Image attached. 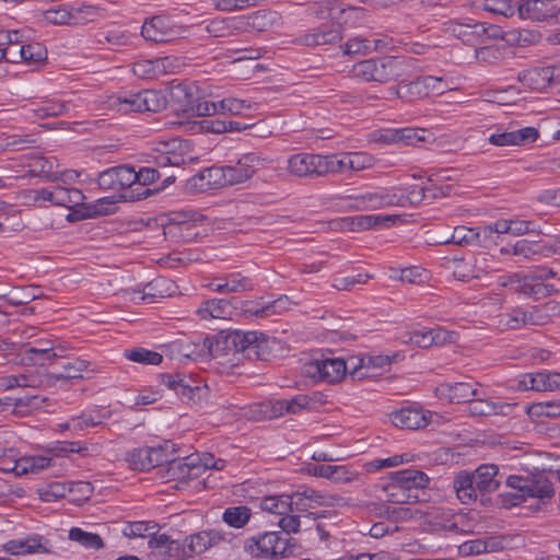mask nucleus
Returning <instances> with one entry per match:
<instances>
[{
	"label": "nucleus",
	"mask_w": 560,
	"mask_h": 560,
	"mask_svg": "<svg viewBox=\"0 0 560 560\" xmlns=\"http://www.w3.org/2000/svg\"><path fill=\"white\" fill-rule=\"evenodd\" d=\"M383 491L387 501L393 504L402 505L425 501V499L421 498L420 495H408L404 485L398 482V479L393 477V472H390V480L385 486H383Z\"/></svg>",
	"instance_id": "33"
},
{
	"label": "nucleus",
	"mask_w": 560,
	"mask_h": 560,
	"mask_svg": "<svg viewBox=\"0 0 560 560\" xmlns=\"http://www.w3.org/2000/svg\"><path fill=\"white\" fill-rule=\"evenodd\" d=\"M341 25L340 24H323L303 35L296 42L300 45L316 47L322 45H329L337 43L341 39Z\"/></svg>",
	"instance_id": "20"
},
{
	"label": "nucleus",
	"mask_w": 560,
	"mask_h": 560,
	"mask_svg": "<svg viewBox=\"0 0 560 560\" xmlns=\"http://www.w3.org/2000/svg\"><path fill=\"white\" fill-rule=\"evenodd\" d=\"M526 412L530 418H559L560 400H548L532 404L527 407Z\"/></svg>",
	"instance_id": "45"
},
{
	"label": "nucleus",
	"mask_w": 560,
	"mask_h": 560,
	"mask_svg": "<svg viewBox=\"0 0 560 560\" xmlns=\"http://www.w3.org/2000/svg\"><path fill=\"white\" fill-rule=\"evenodd\" d=\"M553 77V71L548 67H535L523 70L518 73L517 80L525 88L541 92L549 86Z\"/></svg>",
	"instance_id": "25"
},
{
	"label": "nucleus",
	"mask_w": 560,
	"mask_h": 560,
	"mask_svg": "<svg viewBox=\"0 0 560 560\" xmlns=\"http://www.w3.org/2000/svg\"><path fill=\"white\" fill-rule=\"evenodd\" d=\"M108 106L124 114L131 112H144L143 91L126 95L110 96Z\"/></svg>",
	"instance_id": "35"
},
{
	"label": "nucleus",
	"mask_w": 560,
	"mask_h": 560,
	"mask_svg": "<svg viewBox=\"0 0 560 560\" xmlns=\"http://www.w3.org/2000/svg\"><path fill=\"white\" fill-rule=\"evenodd\" d=\"M89 366V362L79 358H75L71 362L63 365V371L60 373H52L49 378L58 381H72L82 378L81 372L85 371Z\"/></svg>",
	"instance_id": "44"
},
{
	"label": "nucleus",
	"mask_w": 560,
	"mask_h": 560,
	"mask_svg": "<svg viewBox=\"0 0 560 560\" xmlns=\"http://www.w3.org/2000/svg\"><path fill=\"white\" fill-rule=\"evenodd\" d=\"M225 345L235 352L245 353L249 359H264L265 349L268 346V337L258 331L235 330L226 336Z\"/></svg>",
	"instance_id": "5"
},
{
	"label": "nucleus",
	"mask_w": 560,
	"mask_h": 560,
	"mask_svg": "<svg viewBox=\"0 0 560 560\" xmlns=\"http://www.w3.org/2000/svg\"><path fill=\"white\" fill-rule=\"evenodd\" d=\"M453 487L458 500L463 504L475 502L480 495L479 489L474 481V477L468 471H460L453 481Z\"/></svg>",
	"instance_id": "29"
},
{
	"label": "nucleus",
	"mask_w": 560,
	"mask_h": 560,
	"mask_svg": "<svg viewBox=\"0 0 560 560\" xmlns=\"http://www.w3.org/2000/svg\"><path fill=\"white\" fill-rule=\"evenodd\" d=\"M500 324L510 329H518L523 326H527L528 323L526 310L515 307L510 313L501 314Z\"/></svg>",
	"instance_id": "55"
},
{
	"label": "nucleus",
	"mask_w": 560,
	"mask_h": 560,
	"mask_svg": "<svg viewBox=\"0 0 560 560\" xmlns=\"http://www.w3.org/2000/svg\"><path fill=\"white\" fill-rule=\"evenodd\" d=\"M517 390L553 392L560 389V373L537 372L520 376L514 386Z\"/></svg>",
	"instance_id": "14"
},
{
	"label": "nucleus",
	"mask_w": 560,
	"mask_h": 560,
	"mask_svg": "<svg viewBox=\"0 0 560 560\" xmlns=\"http://www.w3.org/2000/svg\"><path fill=\"white\" fill-rule=\"evenodd\" d=\"M509 407L508 405H499L487 399H470L468 409L472 416L489 417L492 415L503 413V408Z\"/></svg>",
	"instance_id": "47"
},
{
	"label": "nucleus",
	"mask_w": 560,
	"mask_h": 560,
	"mask_svg": "<svg viewBox=\"0 0 560 560\" xmlns=\"http://www.w3.org/2000/svg\"><path fill=\"white\" fill-rule=\"evenodd\" d=\"M504 55V48L495 45H485L475 50V58L478 62L486 65L498 63Z\"/></svg>",
	"instance_id": "54"
},
{
	"label": "nucleus",
	"mask_w": 560,
	"mask_h": 560,
	"mask_svg": "<svg viewBox=\"0 0 560 560\" xmlns=\"http://www.w3.org/2000/svg\"><path fill=\"white\" fill-rule=\"evenodd\" d=\"M393 477L404 485L408 495H420L423 498V490L428 487L430 478L418 469H401L393 472Z\"/></svg>",
	"instance_id": "23"
},
{
	"label": "nucleus",
	"mask_w": 560,
	"mask_h": 560,
	"mask_svg": "<svg viewBox=\"0 0 560 560\" xmlns=\"http://www.w3.org/2000/svg\"><path fill=\"white\" fill-rule=\"evenodd\" d=\"M516 280L515 290L521 292L527 296H532L536 300L546 298L547 289L545 288V283L534 280L530 276L520 277L518 275H513L511 277V282Z\"/></svg>",
	"instance_id": "36"
},
{
	"label": "nucleus",
	"mask_w": 560,
	"mask_h": 560,
	"mask_svg": "<svg viewBox=\"0 0 560 560\" xmlns=\"http://www.w3.org/2000/svg\"><path fill=\"white\" fill-rule=\"evenodd\" d=\"M520 18L532 21L555 19L560 12V0H522L517 5Z\"/></svg>",
	"instance_id": "12"
},
{
	"label": "nucleus",
	"mask_w": 560,
	"mask_h": 560,
	"mask_svg": "<svg viewBox=\"0 0 560 560\" xmlns=\"http://www.w3.org/2000/svg\"><path fill=\"white\" fill-rule=\"evenodd\" d=\"M455 334L442 328H420L407 332L406 343H413L419 348H429L432 346H443L454 341Z\"/></svg>",
	"instance_id": "16"
},
{
	"label": "nucleus",
	"mask_w": 560,
	"mask_h": 560,
	"mask_svg": "<svg viewBox=\"0 0 560 560\" xmlns=\"http://www.w3.org/2000/svg\"><path fill=\"white\" fill-rule=\"evenodd\" d=\"M167 283L168 281L166 279L159 278L149 282L142 289L128 290L126 293L132 294L130 300L133 302L143 301L154 303L158 302L159 299H163L167 295L166 290H163V287Z\"/></svg>",
	"instance_id": "31"
},
{
	"label": "nucleus",
	"mask_w": 560,
	"mask_h": 560,
	"mask_svg": "<svg viewBox=\"0 0 560 560\" xmlns=\"http://www.w3.org/2000/svg\"><path fill=\"white\" fill-rule=\"evenodd\" d=\"M244 20L241 18L218 19L210 21L206 31L213 37H224L231 33L232 30H243Z\"/></svg>",
	"instance_id": "40"
},
{
	"label": "nucleus",
	"mask_w": 560,
	"mask_h": 560,
	"mask_svg": "<svg viewBox=\"0 0 560 560\" xmlns=\"http://www.w3.org/2000/svg\"><path fill=\"white\" fill-rule=\"evenodd\" d=\"M371 40L362 37L350 38L341 48L345 55H368L372 51Z\"/></svg>",
	"instance_id": "62"
},
{
	"label": "nucleus",
	"mask_w": 560,
	"mask_h": 560,
	"mask_svg": "<svg viewBox=\"0 0 560 560\" xmlns=\"http://www.w3.org/2000/svg\"><path fill=\"white\" fill-rule=\"evenodd\" d=\"M528 477L522 476H509L505 479V483L508 488L515 490V492L506 493V495L511 497L510 503L512 505H516L525 501V492L526 487L528 485Z\"/></svg>",
	"instance_id": "52"
},
{
	"label": "nucleus",
	"mask_w": 560,
	"mask_h": 560,
	"mask_svg": "<svg viewBox=\"0 0 560 560\" xmlns=\"http://www.w3.org/2000/svg\"><path fill=\"white\" fill-rule=\"evenodd\" d=\"M389 417L393 424L397 428L420 430L430 423L432 412L423 410L420 406H408L393 411Z\"/></svg>",
	"instance_id": "13"
},
{
	"label": "nucleus",
	"mask_w": 560,
	"mask_h": 560,
	"mask_svg": "<svg viewBox=\"0 0 560 560\" xmlns=\"http://www.w3.org/2000/svg\"><path fill=\"white\" fill-rule=\"evenodd\" d=\"M440 510H419L411 508H398L393 510L394 518L397 521L427 520L433 525L440 527H453L454 524L439 522L438 514Z\"/></svg>",
	"instance_id": "34"
},
{
	"label": "nucleus",
	"mask_w": 560,
	"mask_h": 560,
	"mask_svg": "<svg viewBox=\"0 0 560 560\" xmlns=\"http://www.w3.org/2000/svg\"><path fill=\"white\" fill-rule=\"evenodd\" d=\"M160 177L159 172L152 167H141L136 171V180L132 191H126L125 198L130 200H141L160 191V188L151 189L148 186L153 184Z\"/></svg>",
	"instance_id": "21"
},
{
	"label": "nucleus",
	"mask_w": 560,
	"mask_h": 560,
	"mask_svg": "<svg viewBox=\"0 0 560 560\" xmlns=\"http://www.w3.org/2000/svg\"><path fill=\"white\" fill-rule=\"evenodd\" d=\"M289 549V539L281 532H265L246 540L245 550L256 558H283Z\"/></svg>",
	"instance_id": "3"
},
{
	"label": "nucleus",
	"mask_w": 560,
	"mask_h": 560,
	"mask_svg": "<svg viewBox=\"0 0 560 560\" xmlns=\"http://www.w3.org/2000/svg\"><path fill=\"white\" fill-rule=\"evenodd\" d=\"M250 518V509L244 505L228 508L223 513V521L231 527L242 528Z\"/></svg>",
	"instance_id": "48"
},
{
	"label": "nucleus",
	"mask_w": 560,
	"mask_h": 560,
	"mask_svg": "<svg viewBox=\"0 0 560 560\" xmlns=\"http://www.w3.org/2000/svg\"><path fill=\"white\" fill-rule=\"evenodd\" d=\"M155 61L159 78L165 74L178 73L185 66L182 59L175 56L155 58Z\"/></svg>",
	"instance_id": "60"
},
{
	"label": "nucleus",
	"mask_w": 560,
	"mask_h": 560,
	"mask_svg": "<svg viewBox=\"0 0 560 560\" xmlns=\"http://www.w3.org/2000/svg\"><path fill=\"white\" fill-rule=\"evenodd\" d=\"M288 305H289L288 298L281 296L272 302L265 304L261 307H257V308L248 307V308H245L244 311L255 317L262 318V317H268L270 315L278 314V313L285 311L288 308Z\"/></svg>",
	"instance_id": "51"
},
{
	"label": "nucleus",
	"mask_w": 560,
	"mask_h": 560,
	"mask_svg": "<svg viewBox=\"0 0 560 560\" xmlns=\"http://www.w3.org/2000/svg\"><path fill=\"white\" fill-rule=\"evenodd\" d=\"M152 560H188L186 541L171 539L166 534L153 535L148 541Z\"/></svg>",
	"instance_id": "8"
},
{
	"label": "nucleus",
	"mask_w": 560,
	"mask_h": 560,
	"mask_svg": "<svg viewBox=\"0 0 560 560\" xmlns=\"http://www.w3.org/2000/svg\"><path fill=\"white\" fill-rule=\"evenodd\" d=\"M341 228L343 230L360 232L374 228L373 214H360L342 219Z\"/></svg>",
	"instance_id": "56"
},
{
	"label": "nucleus",
	"mask_w": 560,
	"mask_h": 560,
	"mask_svg": "<svg viewBox=\"0 0 560 560\" xmlns=\"http://www.w3.org/2000/svg\"><path fill=\"white\" fill-rule=\"evenodd\" d=\"M374 165V158L365 152H349L330 155V174H342L347 171H363Z\"/></svg>",
	"instance_id": "15"
},
{
	"label": "nucleus",
	"mask_w": 560,
	"mask_h": 560,
	"mask_svg": "<svg viewBox=\"0 0 560 560\" xmlns=\"http://www.w3.org/2000/svg\"><path fill=\"white\" fill-rule=\"evenodd\" d=\"M287 171L295 177H320L330 174V155L296 153L288 159Z\"/></svg>",
	"instance_id": "4"
},
{
	"label": "nucleus",
	"mask_w": 560,
	"mask_h": 560,
	"mask_svg": "<svg viewBox=\"0 0 560 560\" xmlns=\"http://www.w3.org/2000/svg\"><path fill=\"white\" fill-rule=\"evenodd\" d=\"M126 359L141 363V364H150V365H159L163 357L159 352L148 350L144 348H133L125 351Z\"/></svg>",
	"instance_id": "50"
},
{
	"label": "nucleus",
	"mask_w": 560,
	"mask_h": 560,
	"mask_svg": "<svg viewBox=\"0 0 560 560\" xmlns=\"http://www.w3.org/2000/svg\"><path fill=\"white\" fill-rule=\"evenodd\" d=\"M27 359L35 364H44L36 355H46L47 360H52L61 354L55 350V345L51 340H38L35 347H30L25 350Z\"/></svg>",
	"instance_id": "46"
},
{
	"label": "nucleus",
	"mask_w": 560,
	"mask_h": 560,
	"mask_svg": "<svg viewBox=\"0 0 560 560\" xmlns=\"http://www.w3.org/2000/svg\"><path fill=\"white\" fill-rule=\"evenodd\" d=\"M44 16L48 23L55 25H73V8L59 7L56 10H47Z\"/></svg>",
	"instance_id": "57"
},
{
	"label": "nucleus",
	"mask_w": 560,
	"mask_h": 560,
	"mask_svg": "<svg viewBox=\"0 0 560 560\" xmlns=\"http://www.w3.org/2000/svg\"><path fill=\"white\" fill-rule=\"evenodd\" d=\"M351 200L352 203L349 205V208L363 211L396 206V203H400L401 199L396 196V188H382L351 197Z\"/></svg>",
	"instance_id": "9"
},
{
	"label": "nucleus",
	"mask_w": 560,
	"mask_h": 560,
	"mask_svg": "<svg viewBox=\"0 0 560 560\" xmlns=\"http://www.w3.org/2000/svg\"><path fill=\"white\" fill-rule=\"evenodd\" d=\"M51 459L45 456L22 457L13 462V466L0 467L3 472H14L16 476L39 471L49 467Z\"/></svg>",
	"instance_id": "32"
},
{
	"label": "nucleus",
	"mask_w": 560,
	"mask_h": 560,
	"mask_svg": "<svg viewBox=\"0 0 560 560\" xmlns=\"http://www.w3.org/2000/svg\"><path fill=\"white\" fill-rule=\"evenodd\" d=\"M304 374L315 382L338 383L346 376L347 364L340 358L313 360L304 364Z\"/></svg>",
	"instance_id": "6"
},
{
	"label": "nucleus",
	"mask_w": 560,
	"mask_h": 560,
	"mask_svg": "<svg viewBox=\"0 0 560 560\" xmlns=\"http://www.w3.org/2000/svg\"><path fill=\"white\" fill-rule=\"evenodd\" d=\"M444 31L470 46L483 44L487 39L516 40L515 33L504 34L502 28L497 25L479 22L462 23L451 20L444 23Z\"/></svg>",
	"instance_id": "1"
},
{
	"label": "nucleus",
	"mask_w": 560,
	"mask_h": 560,
	"mask_svg": "<svg viewBox=\"0 0 560 560\" xmlns=\"http://www.w3.org/2000/svg\"><path fill=\"white\" fill-rule=\"evenodd\" d=\"M141 35L147 40L166 43L176 37L177 31L167 18L158 15L143 23Z\"/></svg>",
	"instance_id": "19"
},
{
	"label": "nucleus",
	"mask_w": 560,
	"mask_h": 560,
	"mask_svg": "<svg viewBox=\"0 0 560 560\" xmlns=\"http://www.w3.org/2000/svg\"><path fill=\"white\" fill-rule=\"evenodd\" d=\"M223 537L214 530H203L186 538V549L188 557L191 558L208 550L210 547L218 545Z\"/></svg>",
	"instance_id": "28"
},
{
	"label": "nucleus",
	"mask_w": 560,
	"mask_h": 560,
	"mask_svg": "<svg viewBox=\"0 0 560 560\" xmlns=\"http://www.w3.org/2000/svg\"><path fill=\"white\" fill-rule=\"evenodd\" d=\"M253 282L248 277L238 272L231 273L224 279H215L208 288L218 293H240L253 290Z\"/></svg>",
	"instance_id": "26"
},
{
	"label": "nucleus",
	"mask_w": 560,
	"mask_h": 560,
	"mask_svg": "<svg viewBox=\"0 0 560 560\" xmlns=\"http://www.w3.org/2000/svg\"><path fill=\"white\" fill-rule=\"evenodd\" d=\"M287 399L268 400L252 407L255 419L278 418L287 413Z\"/></svg>",
	"instance_id": "39"
},
{
	"label": "nucleus",
	"mask_w": 560,
	"mask_h": 560,
	"mask_svg": "<svg viewBox=\"0 0 560 560\" xmlns=\"http://www.w3.org/2000/svg\"><path fill=\"white\" fill-rule=\"evenodd\" d=\"M31 110L35 117L44 119L66 114L68 105L56 100H45L36 104Z\"/></svg>",
	"instance_id": "42"
},
{
	"label": "nucleus",
	"mask_w": 560,
	"mask_h": 560,
	"mask_svg": "<svg viewBox=\"0 0 560 560\" xmlns=\"http://www.w3.org/2000/svg\"><path fill=\"white\" fill-rule=\"evenodd\" d=\"M158 524L153 522H133L130 523L125 529L124 534L128 537H145L150 538L156 535Z\"/></svg>",
	"instance_id": "59"
},
{
	"label": "nucleus",
	"mask_w": 560,
	"mask_h": 560,
	"mask_svg": "<svg viewBox=\"0 0 560 560\" xmlns=\"http://www.w3.org/2000/svg\"><path fill=\"white\" fill-rule=\"evenodd\" d=\"M555 494L553 485L542 475L528 479L525 500L527 498H538L540 500L550 499Z\"/></svg>",
	"instance_id": "38"
},
{
	"label": "nucleus",
	"mask_w": 560,
	"mask_h": 560,
	"mask_svg": "<svg viewBox=\"0 0 560 560\" xmlns=\"http://www.w3.org/2000/svg\"><path fill=\"white\" fill-rule=\"evenodd\" d=\"M228 168L225 166H213L206 168L195 175L189 183L198 187L200 190L215 189L220 187L231 186L228 179Z\"/></svg>",
	"instance_id": "22"
},
{
	"label": "nucleus",
	"mask_w": 560,
	"mask_h": 560,
	"mask_svg": "<svg viewBox=\"0 0 560 560\" xmlns=\"http://www.w3.org/2000/svg\"><path fill=\"white\" fill-rule=\"evenodd\" d=\"M173 444L165 442L164 445L159 446H149L150 450V459L147 463V467H158L167 465L170 462L168 448L172 447Z\"/></svg>",
	"instance_id": "61"
},
{
	"label": "nucleus",
	"mask_w": 560,
	"mask_h": 560,
	"mask_svg": "<svg viewBox=\"0 0 560 560\" xmlns=\"http://www.w3.org/2000/svg\"><path fill=\"white\" fill-rule=\"evenodd\" d=\"M155 162L160 167L180 166L194 160L186 141L174 138L159 141L155 147Z\"/></svg>",
	"instance_id": "7"
},
{
	"label": "nucleus",
	"mask_w": 560,
	"mask_h": 560,
	"mask_svg": "<svg viewBox=\"0 0 560 560\" xmlns=\"http://www.w3.org/2000/svg\"><path fill=\"white\" fill-rule=\"evenodd\" d=\"M201 475V465L198 457L187 456L182 459L171 458L166 465L167 481H176L177 483L196 479Z\"/></svg>",
	"instance_id": "17"
},
{
	"label": "nucleus",
	"mask_w": 560,
	"mask_h": 560,
	"mask_svg": "<svg viewBox=\"0 0 560 560\" xmlns=\"http://www.w3.org/2000/svg\"><path fill=\"white\" fill-rule=\"evenodd\" d=\"M441 397H446L451 402L460 404L471 399L477 395V388L469 382H458L454 384H442L436 388Z\"/></svg>",
	"instance_id": "27"
},
{
	"label": "nucleus",
	"mask_w": 560,
	"mask_h": 560,
	"mask_svg": "<svg viewBox=\"0 0 560 560\" xmlns=\"http://www.w3.org/2000/svg\"><path fill=\"white\" fill-rule=\"evenodd\" d=\"M156 70L155 59H143L132 63V72L141 79H158L159 73Z\"/></svg>",
	"instance_id": "63"
},
{
	"label": "nucleus",
	"mask_w": 560,
	"mask_h": 560,
	"mask_svg": "<svg viewBox=\"0 0 560 560\" xmlns=\"http://www.w3.org/2000/svg\"><path fill=\"white\" fill-rule=\"evenodd\" d=\"M260 508L265 512L281 516L292 513V501L288 494L269 495L260 501Z\"/></svg>",
	"instance_id": "41"
},
{
	"label": "nucleus",
	"mask_w": 560,
	"mask_h": 560,
	"mask_svg": "<svg viewBox=\"0 0 560 560\" xmlns=\"http://www.w3.org/2000/svg\"><path fill=\"white\" fill-rule=\"evenodd\" d=\"M474 481L479 489L480 495L495 491L501 482L502 476L499 475V467L493 464L480 465L474 472H470Z\"/></svg>",
	"instance_id": "24"
},
{
	"label": "nucleus",
	"mask_w": 560,
	"mask_h": 560,
	"mask_svg": "<svg viewBox=\"0 0 560 560\" xmlns=\"http://www.w3.org/2000/svg\"><path fill=\"white\" fill-rule=\"evenodd\" d=\"M22 55L27 63H37L47 58L46 48L39 43L22 45Z\"/></svg>",
	"instance_id": "64"
},
{
	"label": "nucleus",
	"mask_w": 560,
	"mask_h": 560,
	"mask_svg": "<svg viewBox=\"0 0 560 560\" xmlns=\"http://www.w3.org/2000/svg\"><path fill=\"white\" fill-rule=\"evenodd\" d=\"M69 538L73 541L79 542L85 548L101 549L104 544L100 535L94 533H88L79 527H73L69 530Z\"/></svg>",
	"instance_id": "53"
},
{
	"label": "nucleus",
	"mask_w": 560,
	"mask_h": 560,
	"mask_svg": "<svg viewBox=\"0 0 560 560\" xmlns=\"http://www.w3.org/2000/svg\"><path fill=\"white\" fill-rule=\"evenodd\" d=\"M135 180L136 170L128 165H119L100 173L97 184L103 189L132 191Z\"/></svg>",
	"instance_id": "11"
},
{
	"label": "nucleus",
	"mask_w": 560,
	"mask_h": 560,
	"mask_svg": "<svg viewBox=\"0 0 560 560\" xmlns=\"http://www.w3.org/2000/svg\"><path fill=\"white\" fill-rule=\"evenodd\" d=\"M402 62L396 57L365 59L352 66V78L364 82L387 83L401 75Z\"/></svg>",
	"instance_id": "2"
},
{
	"label": "nucleus",
	"mask_w": 560,
	"mask_h": 560,
	"mask_svg": "<svg viewBox=\"0 0 560 560\" xmlns=\"http://www.w3.org/2000/svg\"><path fill=\"white\" fill-rule=\"evenodd\" d=\"M395 95L407 102H411L415 98H423L428 96L425 82L423 77H419L416 80L405 83L400 82L396 89H393Z\"/></svg>",
	"instance_id": "37"
},
{
	"label": "nucleus",
	"mask_w": 560,
	"mask_h": 560,
	"mask_svg": "<svg viewBox=\"0 0 560 560\" xmlns=\"http://www.w3.org/2000/svg\"><path fill=\"white\" fill-rule=\"evenodd\" d=\"M236 301L226 299H213L202 303L197 310L198 315L202 319L220 318L226 319L232 316L233 305L232 302Z\"/></svg>",
	"instance_id": "30"
},
{
	"label": "nucleus",
	"mask_w": 560,
	"mask_h": 560,
	"mask_svg": "<svg viewBox=\"0 0 560 560\" xmlns=\"http://www.w3.org/2000/svg\"><path fill=\"white\" fill-rule=\"evenodd\" d=\"M267 163V159L258 153L250 152L242 155L234 165H226L228 179L233 185L250 179L256 171Z\"/></svg>",
	"instance_id": "10"
},
{
	"label": "nucleus",
	"mask_w": 560,
	"mask_h": 560,
	"mask_svg": "<svg viewBox=\"0 0 560 560\" xmlns=\"http://www.w3.org/2000/svg\"><path fill=\"white\" fill-rule=\"evenodd\" d=\"M546 246L540 242H530L527 240L517 241L512 246V255L521 256L525 259H533L535 256L544 255Z\"/></svg>",
	"instance_id": "49"
},
{
	"label": "nucleus",
	"mask_w": 560,
	"mask_h": 560,
	"mask_svg": "<svg viewBox=\"0 0 560 560\" xmlns=\"http://www.w3.org/2000/svg\"><path fill=\"white\" fill-rule=\"evenodd\" d=\"M46 400V397H42L38 395L15 398L13 401V411L18 413H23L35 409H39L42 408L43 404Z\"/></svg>",
	"instance_id": "58"
},
{
	"label": "nucleus",
	"mask_w": 560,
	"mask_h": 560,
	"mask_svg": "<svg viewBox=\"0 0 560 560\" xmlns=\"http://www.w3.org/2000/svg\"><path fill=\"white\" fill-rule=\"evenodd\" d=\"M106 8L101 4H88L73 8V25L94 22L100 18L106 16Z\"/></svg>",
	"instance_id": "43"
},
{
	"label": "nucleus",
	"mask_w": 560,
	"mask_h": 560,
	"mask_svg": "<svg viewBox=\"0 0 560 560\" xmlns=\"http://www.w3.org/2000/svg\"><path fill=\"white\" fill-rule=\"evenodd\" d=\"M4 550L11 555L51 553L49 540L39 534L25 538L11 539L4 544Z\"/></svg>",
	"instance_id": "18"
}]
</instances>
